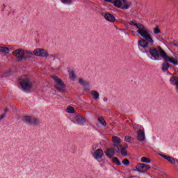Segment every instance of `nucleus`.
<instances>
[{"label":"nucleus","instance_id":"412c9836","mask_svg":"<svg viewBox=\"0 0 178 178\" xmlns=\"http://www.w3.org/2000/svg\"><path fill=\"white\" fill-rule=\"evenodd\" d=\"M122 1L123 0H114L113 3L115 8H121L122 9Z\"/></svg>","mask_w":178,"mask_h":178},{"label":"nucleus","instance_id":"f257e3e1","mask_svg":"<svg viewBox=\"0 0 178 178\" xmlns=\"http://www.w3.org/2000/svg\"><path fill=\"white\" fill-rule=\"evenodd\" d=\"M143 31L144 32H142V33H139V35L145 39L141 38L139 40L138 45V47H140V48L145 49V48H148L149 47V44H154V39H152L151 34H149V29H146V31Z\"/></svg>","mask_w":178,"mask_h":178},{"label":"nucleus","instance_id":"393cba45","mask_svg":"<svg viewBox=\"0 0 178 178\" xmlns=\"http://www.w3.org/2000/svg\"><path fill=\"white\" fill-rule=\"evenodd\" d=\"M0 52H2V54H9V48L0 47Z\"/></svg>","mask_w":178,"mask_h":178},{"label":"nucleus","instance_id":"c85d7f7f","mask_svg":"<svg viewBox=\"0 0 178 178\" xmlns=\"http://www.w3.org/2000/svg\"><path fill=\"white\" fill-rule=\"evenodd\" d=\"M122 163L123 165H124V166H129V165H130V161H129V159H124L122 161Z\"/></svg>","mask_w":178,"mask_h":178},{"label":"nucleus","instance_id":"f8f14e48","mask_svg":"<svg viewBox=\"0 0 178 178\" xmlns=\"http://www.w3.org/2000/svg\"><path fill=\"white\" fill-rule=\"evenodd\" d=\"M170 83L172 86H175V90L178 93V77L172 76L170 79Z\"/></svg>","mask_w":178,"mask_h":178},{"label":"nucleus","instance_id":"4468645a","mask_svg":"<svg viewBox=\"0 0 178 178\" xmlns=\"http://www.w3.org/2000/svg\"><path fill=\"white\" fill-rule=\"evenodd\" d=\"M104 19L111 23H115L116 22V18L111 13H106L104 15Z\"/></svg>","mask_w":178,"mask_h":178},{"label":"nucleus","instance_id":"9b49d317","mask_svg":"<svg viewBox=\"0 0 178 178\" xmlns=\"http://www.w3.org/2000/svg\"><path fill=\"white\" fill-rule=\"evenodd\" d=\"M23 121L24 123H29V124H37L38 123V120L33 117H24Z\"/></svg>","mask_w":178,"mask_h":178},{"label":"nucleus","instance_id":"bb28decb","mask_svg":"<svg viewBox=\"0 0 178 178\" xmlns=\"http://www.w3.org/2000/svg\"><path fill=\"white\" fill-rule=\"evenodd\" d=\"M154 34H161V29H159V26H156L154 29Z\"/></svg>","mask_w":178,"mask_h":178},{"label":"nucleus","instance_id":"6e6552de","mask_svg":"<svg viewBox=\"0 0 178 178\" xmlns=\"http://www.w3.org/2000/svg\"><path fill=\"white\" fill-rule=\"evenodd\" d=\"M33 55H35V56H41L42 58H45L48 56V51L44 49L38 48L33 51Z\"/></svg>","mask_w":178,"mask_h":178},{"label":"nucleus","instance_id":"2eb2a0df","mask_svg":"<svg viewBox=\"0 0 178 178\" xmlns=\"http://www.w3.org/2000/svg\"><path fill=\"white\" fill-rule=\"evenodd\" d=\"M165 61L170 62V63H172V65H175V66L178 65L177 60L174 57H169L168 54H166V57L163 58Z\"/></svg>","mask_w":178,"mask_h":178},{"label":"nucleus","instance_id":"f3484780","mask_svg":"<svg viewBox=\"0 0 178 178\" xmlns=\"http://www.w3.org/2000/svg\"><path fill=\"white\" fill-rule=\"evenodd\" d=\"M131 6V1L129 0H122V9L127 10Z\"/></svg>","mask_w":178,"mask_h":178},{"label":"nucleus","instance_id":"6ab92c4d","mask_svg":"<svg viewBox=\"0 0 178 178\" xmlns=\"http://www.w3.org/2000/svg\"><path fill=\"white\" fill-rule=\"evenodd\" d=\"M162 158H164V159H166L170 163L175 164L176 163V161H175V159L170 156H167L165 154H160Z\"/></svg>","mask_w":178,"mask_h":178},{"label":"nucleus","instance_id":"a878e982","mask_svg":"<svg viewBox=\"0 0 178 178\" xmlns=\"http://www.w3.org/2000/svg\"><path fill=\"white\" fill-rule=\"evenodd\" d=\"M141 162H143L144 163H151V160L147 157H142Z\"/></svg>","mask_w":178,"mask_h":178},{"label":"nucleus","instance_id":"2f4dec72","mask_svg":"<svg viewBox=\"0 0 178 178\" xmlns=\"http://www.w3.org/2000/svg\"><path fill=\"white\" fill-rule=\"evenodd\" d=\"M62 3L70 4L73 3V0H61Z\"/></svg>","mask_w":178,"mask_h":178},{"label":"nucleus","instance_id":"20e7f679","mask_svg":"<svg viewBox=\"0 0 178 178\" xmlns=\"http://www.w3.org/2000/svg\"><path fill=\"white\" fill-rule=\"evenodd\" d=\"M149 54L152 58H154L155 60H159L161 58H166V52L162 49L161 47H156V48H150ZM160 55V56H159Z\"/></svg>","mask_w":178,"mask_h":178},{"label":"nucleus","instance_id":"5701e85b","mask_svg":"<svg viewBox=\"0 0 178 178\" xmlns=\"http://www.w3.org/2000/svg\"><path fill=\"white\" fill-rule=\"evenodd\" d=\"M68 72L70 79H71V80H74V79H76V74H74V71H73L72 70H68Z\"/></svg>","mask_w":178,"mask_h":178},{"label":"nucleus","instance_id":"dca6fc26","mask_svg":"<svg viewBox=\"0 0 178 178\" xmlns=\"http://www.w3.org/2000/svg\"><path fill=\"white\" fill-rule=\"evenodd\" d=\"M145 140V133L143 129H139L138 131V140L144 141Z\"/></svg>","mask_w":178,"mask_h":178},{"label":"nucleus","instance_id":"b1692460","mask_svg":"<svg viewBox=\"0 0 178 178\" xmlns=\"http://www.w3.org/2000/svg\"><path fill=\"white\" fill-rule=\"evenodd\" d=\"M112 161L113 162V163L118 165V166H120V165H122V163L118 157H113Z\"/></svg>","mask_w":178,"mask_h":178},{"label":"nucleus","instance_id":"7c9ffc66","mask_svg":"<svg viewBox=\"0 0 178 178\" xmlns=\"http://www.w3.org/2000/svg\"><path fill=\"white\" fill-rule=\"evenodd\" d=\"M99 123L102 124L103 126H106V122H105V120L104 118H99L98 119Z\"/></svg>","mask_w":178,"mask_h":178},{"label":"nucleus","instance_id":"9d476101","mask_svg":"<svg viewBox=\"0 0 178 178\" xmlns=\"http://www.w3.org/2000/svg\"><path fill=\"white\" fill-rule=\"evenodd\" d=\"M115 152H120V151H116V147H111L106 149L105 154L108 158H113L115 156Z\"/></svg>","mask_w":178,"mask_h":178},{"label":"nucleus","instance_id":"aec40b11","mask_svg":"<svg viewBox=\"0 0 178 178\" xmlns=\"http://www.w3.org/2000/svg\"><path fill=\"white\" fill-rule=\"evenodd\" d=\"M169 67H170V65L169 64V63H168V61L165 60L164 63H163L161 70L163 72H168V70H169Z\"/></svg>","mask_w":178,"mask_h":178},{"label":"nucleus","instance_id":"f704fd0d","mask_svg":"<svg viewBox=\"0 0 178 178\" xmlns=\"http://www.w3.org/2000/svg\"><path fill=\"white\" fill-rule=\"evenodd\" d=\"M105 2H109L110 3H113L114 0H104Z\"/></svg>","mask_w":178,"mask_h":178},{"label":"nucleus","instance_id":"a211bd4d","mask_svg":"<svg viewBox=\"0 0 178 178\" xmlns=\"http://www.w3.org/2000/svg\"><path fill=\"white\" fill-rule=\"evenodd\" d=\"M75 120L78 124L83 125V123H86V118H83L81 115H76Z\"/></svg>","mask_w":178,"mask_h":178},{"label":"nucleus","instance_id":"4c0bfd02","mask_svg":"<svg viewBox=\"0 0 178 178\" xmlns=\"http://www.w3.org/2000/svg\"><path fill=\"white\" fill-rule=\"evenodd\" d=\"M173 45H175V47H177V44L175 43H173Z\"/></svg>","mask_w":178,"mask_h":178},{"label":"nucleus","instance_id":"39448f33","mask_svg":"<svg viewBox=\"0 0 178 178\" xmlns=\"http://www.w3.org/2000/svg\"><path fill=\"white\" fill-rule=\"evenodd\" d=\"M52 79L55 81V88L59 92H63L65 91V88H66V85H65V83L62 81V79H59L56 76H53Z\"/></svg>","mask_w":178,"mask_h":178},{"label":"nucleus","instance_id":"473e14b6","mask_svg":"<svg viewBox=\"0 0 178 178\" xmlns=\"http://www.w3.org/2000/svg\"><path fill=\"white\" fill-rule=\"evenodd\" d=\"M124 140L127 143H131L133 141V138H131V136H125Z\"/></svg>","mask_w":178,"mask_h":178},{"label":"nucleus","instance_id":"0eeeda50","mask_svg":"<svg viewBox=\"0 0 178 178\" xmlns=\"http://www.w3.org/2000/svg\"><path fill=\"white\" fill-rule=\"evenodd\" d=\"M113 147H115V151H120L122 148V139L118 136H113Z\"/></svg>","mask_w":178,"mask_h":178},{"label":"nucleus","instance_id":"72a5a7b5","mask_svg":"<svg viewBox=\"0 0 178 178\" xmlns=\"http://www.w3.org/2000/svg\"><path fill=\"white\" fill-rule=\"evenodd\" d=\"M6 117V114H3L2 115L0 116V121L3 120V119H5V118Z\"/></svg>","mask_w":178,"mask_h":178},{"label":"nucleus","instance_id":"e433bc0d","mask_svg":"<svg viewBox=\"0 0 178 178\" xmlns=\"http://www.w3.org/2000/svg\"><path fill=\"white\" fill-rule=\"evenodd\" d=\"M4 112H6V113L9 112V110L7 109V108H6V109L4 110Z\"/></svg>","mask_w":178,"mask_h":178},{"label":"nucleus","instance_id":"1a4fd4ad","mask_svg":"<svg viewBox=\"0 0 178 178\" xmlns=\"http://www.w3.org/2000/svg\"><path fill=\"white\" fill-rule=\"evenodd\" d=\"M151 169V166L149 165L144 164V163H138L136 165V170L140 172V173H145L147 170Z\"/></svg>","mask_w":178,"mask_h":178},{"label":"nucleus","instance_id":"7ed1b4c3","mask_svg":"<svg viewBox=\"0 0 178 178\" xmlns=\"http://www.w3.org/2000/svg\"><path fill=\"white\" fill-rule=\"evenodd\" d=\"M13 55L15 56L18 62H22L24 59L31 58L33 52L29 51H25L23 49H18L13 52Z\"/></svg>","mask_w":178,"mask_h":178},{"label":"nucleus","instance_id":"f03ea898","mask_svg":"<svg viewBox=\"0 0 178 178\" xmlns=\"http://www.w3.org/2000/svg\"><path fill=\"white\" fill-rule=\"evenodd\" d=\"M19 84L24 91H31V90H34L37 87V83L27 75H24L21 78Z\"/></svg>","mask_w":178,"mask_h":178},{"label":"nucleus","instance_id":"c756f323","mask_svg":"<svg viewBox=\"0 0 178 178\" xmlns=\"http://www.w3.org/2000/svg\"><path fill=\"white\" fill-rule=\"evenodd\" d=\"M121 155H122V156H127V151H126L125 148L121 149Z\"/></svg>","mask_w":178,"mask_h":178},{"label":"nucleus","instance_id":"4be33fe9","mask_svg":"<svg viewBox=\"0 0 178 178\" xmlns=\"http://www.w3.org/2000/svg\"><path fill=\"white\" fill-rule=\"evenodd\" d=\"M90 94L95 99H98V98H99V94L95 90H92Z\"/></svg>","mask_w":178,"mask_h":178},{"label":"nucleus","instance_id":"423d86ee","mask_svg":"<svg viewBox=\"0 0 178 178\" xmlns=\"http://www.w3.org/2000/svg\"><path fill=\"white\" fill-rule=\"evenodd\" d=\"M129 24H130V26H136V27L138 29L137 33L138 34H142L143 32L144 33V31H145L146 30H148L147 26H145L144 24L141 23H137L136 22L131 21L129 23Z\"/></svg>","mask_w":178,"mask_h":178},{"label":"nucleus","instance_id":"ddd939ff","mask_svg":"<svg viewBox=\"0 0 178 178\" xmlns=\"http://www.w3.org/2000/svg\"><path fill=\"white\" fill-rule=\"evenodd\" d=\"M102 156H104V150H102V149H97L93 153V157L95 159H101Z\"/></svg>","mask_w":178,"mask_h":178},{"label":"nucleus","instance_id":"c9c22d12","mask_svg":"<svg viewBox=\"0 0 178 178\" xmlns=\"http://www.w3.org/2000/svg\"><path fill=\"white\" fill-rule=\"evenodd\" d=\"M79 81L80 84H84V81L82 79H79Z\"/></svg>","mask_w":178,"mask_h":178},{"label":"nucleus","instance_id":"cd10ccee","mask_svg":"<svg viewBox=\"0 0 178 178\" xmlns=\"http://www.w3.org/2000/svg\"><path fill=\"white\" fill-rule=\"evenodd\" d=\"M67 112L68 113H74V108H73L72 106H68L67 108Z\"/></svg>","mask_w":178,"mask_h":178}]
</instances>
